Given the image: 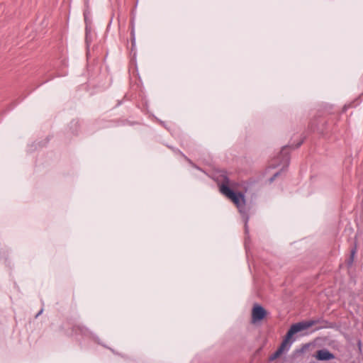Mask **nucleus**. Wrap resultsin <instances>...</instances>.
Segmentation results:
<instances>
[{
	"label": "nucleus",
	"instance_id": "nucleus-1",
	"mask_svg": "<svg viewBox=\"0 0 363 363\" xmlns=\"http://www.w3.org/2000/svg\"><path fill=\"white\" fill-rule=\"evenodd\" d=\"M230 179L226 175H221L220 191L230 199L241 213H245V199L241 192H235L229 187Z\"/></svg>",
	"mask_w": 363,
	"mask_h": 363
},
{
	"label": "nucleus",
	"instance_id": "nucleus-2",
	"mask_svg": "<svg viewBox=\"0 0 363 363\" xmlns=\"http://www.w3.org/2000/svg\"><path fill=\"white\" fill-rule=\"evenodd\" d=\"M319 322V320H311L308 321H301L293 324L287 331L284 340L282 341L281 345L278 349H281V352H283L287 345L289 344V347L291 344L294 341L291 340L294 335L303 330H307L310 327L318 323Z\"/></svg>",
	"mask_w": 363,
	"mask_h": 363
},
{
	"label": "nucleus",
	"instance_id": "nucleus-3",
	"mask_svg": "<svg viewBox=\"0 0 363 363\" xmlns=\"http://www.w3.org/2000/svg\"><path fill=\"white\" fill-rule=\"evenodd\" d=\"M267 315V311L260 305L255 304L252 310V322L255 323L263 320Z\"/></svg>",
	"mask_w": 363,
	"mask_h": 363
},
{
	"label": "nucleus",
	"instance_id": "nucleus-4",
	"mask_svg": "<svg viewBox=\"0 0 363 363\" xmlns=\"http://www.w3.org/2000/svg\"><path fill=\"white\" fill-rule=\"evenodd\" d=\"M91 333L84 325H74L72 326V335H82V336H89L91 335Z\"/></svg>",
	"mask_w": 363,
	"mask_h": 363
},
{
	"label": "nucleus",
	"instance_id": "nucleus-5",
	"mask_svg": "<svg viewBox=\"0 0 363 363\" xmlns=\"http://www.w3.org/2000/svg\"><path fill=\"white\" fill-rule=\"evenodd\" d=\"M315 357L320 361H328L335 358L334 354L326 349L318 350Z\"/></svg>",
	"mask_w": 363,
	"mask_h": 363
},
{
	"label": "nucleus",
	"instance_id": "nucleus-6",
	"mask_svg": "<svg viewBox=\"0 0 363 363\" xmlns=\"http://www.w3.org/2000/svg\"><path fill=\"white\" fill-rule=\"evenodd\" d=\"M291 146H284L280 152L281 163L283 164H288L289 162V148Z\"/></svg>",
	"mask_w": 363,
	"mask_h": 363
},
{
	"label": "nucleus",
	"instance_id": "nucleus-7",
	"mask_svg": "<svg viewBox=\"0 0 363 363\" xmlns=\"http://www.w3.org/2000/svg\"><path fill=\"white\" fill-rule=\"evenodd\" d=\"M355 254H356V247L353 248L351 250L350 257V258L347 261V265L349 267L352 266V263L354 262V257Z\"/></svg>",
	"mask_w": 363,
	"mask_h": 363
},
{
	"label": "nucleus",
	"instance_id": "nucleus-8",
	"mask_svg": "<svg viewBox=\"0 0 363 363\" xmlns=\"http://www.w3.org/2000/svg\"><path fill=\"white\" fill-rule=\"evenodd\" d=\"M281 349H277V350L269 357V360L273 361L278 358L281 354Z\"/></svg>",
	"mask_w": 363,
	"mask_h": 363
},
{
	"label": "nucleus",
	"instance_id": "nucleus-9",
	"mask_svg": "<svg viewBox=\"0 0 363 363\" xmlns=\"http://www.w3.org/2000/svg\"><path fill=\"white\" fill-rule=\"evenodd\" d=\"M178 152L179 154V155H181L182 157H184V159L190 164H193V162L188 157H186L181 150H178Z\"/></svg>",
	"mask_w": 363,
	"mask_h": 363
},
{
	"label": "nucleus",
	"instance_id": "nucleus-10",
	"mask_svg": "<svg viewBox=\"0 0 363 363\" xmlns=\"http://www.w3.org/2000/svg\"><path fill=\"white\" fill-rule=\"evenodd\" d=\"M280 174V172H277V173H275L273 177H272L270 179H269V183H272L274 179Z\"/></svg>",
	"mask_w": 363,
	"mask_h": 363
},
{
	"label": "nucleus",
	"instance_id": "nucleus-11",
	"mask_svg": "<svg viewBox=\"0 0 363 363\" xmlns=\"http://www.w3.org/2000/svg\"><path fill=\"white\" fill-rule=\"evenodd\" d=\"M131 36H132V41L134 42L135 41V32H134L133 29L131 31Z\"/></svg>",
	"mask_w": 363,
	"mask_h": 363
},
{
	"label": "nucleus",
	"instance_id": "nucleus-12",
	"mask_svg": "<svg viewBox=\"0 0 363 363\" xmlns=\"http://www.w3.org/2000/svg\"><path fill=\"white\" fill-rule=\"evenodd\" d=\"M302 143H303V141H301V142L298 143L296 145V146L294 147V149H296V148L299 147L301 145Z\"/></svg>",
	"mask_w": 363,
	"mask_h": 363
},
{
	"label": "nucleus",
	"instance_id": "nucleus-13",
	"mask_svg": "<svg viewBox=\"0 0 363 363\" xmlns=\"http://www.w3.org/2000/svg\"><path fill=\"white\" fill-rule=\"evenodd\" d=\"M171 149H172V150H173L176 154L179 155V152H178V150H179V149H176V148H173V147H171Z\"/></svg>",
	"mask_w": 363,
	"mask_h": 363
},
{
	"label": "nucleus",
	"instance_id": "nucleus-14",
	"mask_svg": "<svg viewBox=\"0 0 363 363\" xmlns=\"http://www.w3.org/2000/svg\"><path fill=\"white\" fill-rule=\"evenodd\" d=\"M193 167L196 168V169H198L199 170H201V169L196 165L195 164L194 162H193V164H191Z\"/></svg>",
	"mask_w": 363,
	"mask_h": 363
},
{
	"label": "nucleus",
	"instance_id": "nucleus-15",
	"mask_svg": "<svg viewBox=\"0 0 363 363\" xmlns=\"http://www.w3.org/2000/svg\"><path fill=\"white\" fill-rule=\"evenodd\" d=\"M308 347V345H304L303 346V347H302V350H306V349H307Z\"/></svg>",
	"mask_w": 363,
	"mask_h": 363
},
{
	"label": "nucleus",
	"instance_id": "nucleus-16",
	"mask_svg": "<svg viewBox=\"0 0 363 363\" xmlns=\"http://www.w3.org/2000/svg\"><path fill=\"white\" fill-rule=\"evenodd\" d=\"M72 124H74V125H77L78 122L77 121H72Z\"/></svg>",
	"mask_w": 363,
	"mask_h": 363
},
{
	"label": "nucleus",
	"instance_id": "nucleus-17",
	"mask_svg": "<svg viewBox=\"0 0 363 363\" xmlns=\"http://www.w3.org/2000/svg\"><path fill=\"white\" fill-rule=\"evenodd\" d=\"M43 312V310H40L38 313L36 315V317H38L39 315H40Z\"/></svg>",
	"mask_w": 363,
	"mask_h": 363
}]
</instances>
